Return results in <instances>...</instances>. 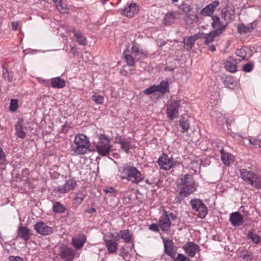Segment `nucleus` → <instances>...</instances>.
Instances as JSON below:
<instances>
[{"label":"nucleus","instance_id":"obj_1","mask_svg":"<svg viewBox=\"0 0 261 261\" xmlns=\"http://www.w3.org/2000/svg\"><path fill=\"white\" fill-rule=\"evenodd\" d=\"M118 176L121 180H126L134 184L138 185L145 178L144 174L134 165L125 164L118 167Z\"/></svg>","mask_w":261,"mask_h":261},{"label":"nucleus","instance_id":"obj_2","mask_svg":"<svg viewBox=\"0 0 261 261\" xmlns=\"http://www.w3.org/2000/svg\"><path fill=\"white\" fill-rule=\"evenodd\" d=\"M178 186L180 188V191L174 200L176 203L180 202L186 197L196 190L193 176L189 174L185 175L178 180Z\"/></svg>","mask_w":261,"mask_h":261},{"label":"nucleus","instance_id":"obj_3","mask_svg":"<svg viewBox=\"0 0 261 261\" xmlns=\"http://www.w3.org/2000/svg\"><path fill=\"white\" fill-rule=\"evenodd\" d=\"M90 145L88 137L81 134L75 136L71 147L72 150L76 154H84L91 151Z\"/></svg>","mask_w":261,"mask_h":261},{"label":"nucleus","instance_id":"obj_4","mask_svg":"<svg viewBox=\"0 0 261 261\" xmlns=\"http://www.w3.org/2000/svg\"><path fill=\"white\" fill-rule=\"evenodd\" d=\"M110 138L104 134H101L98 138L97 143H93L97 152L101 156H106L109 153L111 149L110 144Z\"/></svg>","mask_w":261,"mask_h":261},{"label":"nucleus","instance_id":"obj_5","mask_svg":"<svg viewBox=\"0 0 261 261\" xmlns=\"http://www.w3.org/2000/svg\"><path fill=\"white\" fill-rule=\"evenodd\" d=\"M192 208L197 213V216L203 219L207 215L208 210L207 206L200 199H192L190 200Z\"/></svg>","mask_w":261,"mask_h":261},{"label":"nucleus","instance_id":"obj_6","mask_svg":"<svg viewBox=\"0 0 261 261\" xmlns=\"http://www.w3.org/2000/svg\"><path fill=\"white\" fill-rule=\"evenodd\" d=\"M158 163L160 168L165 170H169L179 164V162L165 154H163L159 158Z\"/></svg>","mask_w":261,"mask_h":261},{"label":"nucleus","instance_id":"obj_7","mask_svg":"<svg viewBox=\"0 0 261 261\" xmlns=\"http://www.w3.org/2000/svg\"><path fill=\"white\" fill-rule=\"evenodd\" d=\"M76 252L72 248L65 245H62L59 250V255L64 261H73Z\"/></svg>","mask_w":261,"mask_h":261},{"label":"nucleus","instance_id":"obj_8","mask_svg":"<svg viewBox=\"0 0 261 261\" xmlns=\"http://www.w3.org/2000/svg\"><path fill=\"white\" fill-rule=\"evenodd\" d=\"M180 108V101L173 100L167 108V114L171 120L177 118L179 115V109Z\"/></svg>","mask_w":261,"mask_h":261},{"label":"nucleus","instance_id":"obj_9","mask_svg":"<svg viewBox=\"0 0 261 261\" xmlns=\"http://www.w3.org/2000/svg\"><path fill=\"white\" fill-rule=\"evenodd\" d=\"M116 239H121L123 241L127 244L133 243L134 236L133 233L129 229H122L116 233Z\"/></svg>","mask_w":261,"mask_h":261},{"label":"nucleus","instance_id":"obj_10","mask_svg":"<svg viewBox=\"0 0 261 261\" xmlns=\"http://www.w3.org/2000/svg\"><path fill=\"white\" fill-rule=\"evenodd\" d=\"M130 53L135 57L137 61L143 60L147 56L146 51L141 49L139 44L134 43L130 50Z\"/></svg>","mask_w":261,"mask_h":261},{"label":"nucleus","instance_id":"obj_11","mask_svg":"<svg viewBox=\"0 0 261 261\" xmlns=\"http://www.w3.org/2000/svg\"><path fill=\"white\" fill-rule=\"evenodd\" d=\"M171 225V221L167 216V211L164 210L162 215L160 218L159 225L162 230L167 232L170 230Z\"/></svg>","mask_w":261,"mask_h":261},{"label":"nucleus","instance_id":"obj_12","mask_svg":"<svg viewBox=\"0 0 261 261\" xmlns=\"http://www.w3.org/2000/svg\"><path fill=\"white\" fill-rule=\"evenodd\" d=\"M77 186L75 180L71 179L66 181L62 186L57 187V191L60 194H65L70 190H74Z\"/></svg>","mask_w":261,"mask_h":261},{"label":"nucleus","instance_id":"obj_13","mask_svg":"<svg viewBox=\"0 0 261 261\" xmlns=\"http://www.w3.org/2000/svg\"><path fill=\"white\" fill-rule=\"evenodd\" d=\"M34 229L39 234L41 235H48L53 232V227L48 226L43 222H37L34 225Z\"/></svg>","mask_w":261,"mask_h":261},{"label":"nucleus","instance_id":"obj_14","mask_svg":"<svg viewBox=\"0 0 261 261\" xmlns=\"http://www.w3.org/2000/svg\"><path fill=\"white\" fill-rule=\"evenodd\" d=\"M164 246L165 253L172 258H174L176 252V247L171 240L164 239Z\"/></svg>","mask_w":261,"mask_h":261},{"label":"nucleus","instance_id":"obj_15","mask_svg":"<svg viewBox=\"0 0 261 261\" xmlns=\"http://www.w3.org/2000/svg\"><path fill=\"white\" fill-rule=\"evenodd\" d=\"M183 249L186 253L191 257H194L200 250L199 246L192 242L187 243L183 246Z\"/></svg>","mask_w":261,"mask_h":261},{"label":"nucleus","instance_id":"obj_16","mask_svg":"<svg viewBox=\"0 0 261 261\" xmlns=\"http://www.w3.org/2000/svg\"><path fill=\"white\" fill-rule=\"evenodd\" d=\"M229 221L233 226H239L244 222L242 215L238 212L232 213L230 215Z\"/></svg>","mask_w":261,"mask_h":261},{"label":"nucleus","instance_id":"obj_17","mask_svg":"<svg viewBox=\"0 0 261 261\" xmlns=\"http://www.w3.org/2000/svg\"><path fill=\"white\" fill-rule=\"evenodd\" d=\"M122 14L125 16L133 17L138 11V7L136 3H132L122 10Z\"/></svg>","mask_w":261,"mask_h":261},{"label":"nucleus","instance_id":"obj_18","mask_svg":"<svg viewBox=\"0 0 261 261\" xmlns=\"http://www.w3.org/2000/svg\"><path fill=\"white\" fill-rule=\"evenodd\" d=\"M86 242V237L83 234L73 238L72 239V244L73 246L77 249H81L83 247Z\"/></svg>","mask_w":261,"mask_h":261},{"label":"nucleus","instance_id":"obj_19","mask_svg":"<svg viewBox=\"0 0 261 261\" xmlns=\"http://www.w3.org/2000/svg\"><path fill=\"white\" fill-rule=\"evenodd\" d=\"M109 254L115 253L118 249V244L116 240L104 239Z\"/></svg>","mask_w":261,"mask_h":261},{"label":"nucleus","instance_id":"obj_20","mask_svg":"<svg viewBox=\"0 0 261 261\" xmlns=\"http://www.w3.org/2000/svg\"><path fill=\"white\" fill-rule=\"evenodd\" d=\"M31 236V233H30V231L28 227L22 226L19 227L18 229V237L25 241H27L30 239Z\"/></svg>","mask_w":261,"mask_h":261},{"label":"nucleus","instance_id":"obj_21","mask_svg":"<svg viewBox=\"0 0 261 261\" xmlns=\"http://www.w3.org/2000/svg\"><path fill=\"white\" fill-rule=\"evenodd\" d=\"M178 18V13L176 12L167 13L164 18V23L166 25H170L173 24Z\"/></svg>","mask_w":261,"mask_h":261},{"label":"nucleus","instance_id":"obj_22","mask_svg":"<svg viewBox=\"0 0 261 261\" xmlns=\"http://www.w3.org/2000/svg\"><path fill=\"white\" fill-rule=\"evenodd\" d=\"M72 32L74 34V36L79 44L85 46L88 44L86 38L81 31H77L75 28H72Z\"/></svg>","mask_w":261,"mask_h":261},{"label":"nucleus","instance_id":"obj_23","mask_svg":"<svg viewBox=\"0 0 261 261\" xmlns=\"http://www.w3.org/2000/svg\"><path fill=\"white\" fill-rule=\"evenodd\" d=\"M50 86L54 88L61 89L65 87L66 82L60 77H56L51 79Z\"/></svg>","mask_w":261,"mask_h":261},{"label":"nucleus","instance_id":"obj_24","mask_svg":"<svg viewBox=\"0 0 261 261\" xmlns=\"http://www.w3.org/2000/svg\"><path fill=\"white\" fill-rule=\"evenodd\" d=\"M123 58L126 62V65L128 66L133 67L135 65L136 59L135 57L128 50H124L123 53Z\"/></svg>","mask_w":261,"mask_h":261},{"label":"nucleus","instance_id":"obj_25","mask_svg":"<svg viewBox=\"0 0 261 261\" xmlns=\"http://www.w3.org/2000/svg\"><path fill=\"white\" fill-rule=\"evenodd\" d=\"M224 67L227 71L234 73L237 71V62L234 60L229 59L225 61Z\"/></svg>","mask_w":261,"mask_h":261},{"label":"nucleus","instance_id":"obj_26","mask_svg":"<svg viewBox=\"0 0 261 261\" xmlns=\"http://www.w3.org/2000/svg\"><path fill=\"white\" fill-rule=\"evenodd\" d=\"M254 173V172L249 171L246 169H242L240 170V175L242 179L248 184L251 181V177L253 176Z\"/></svg>","mask_w":261,"mask_h":261},{"label":"nucleus","instance_id":"obj_27","mask_svg":"<svg viewBox=\"0 0 261 261\" xmlns=\"http://www.w3.org/2000/svg\"><path fill=\"white\" fill-rule=\"evenodd\" d=\"M249 184L256 189H261V177L258 174L254 173L251 177V181Z\"/></svg>","mask_w":261,"mask_h":261},{"label":"nucleus","instance_id":"obj_28","mask_svg":"<svg viewBox=\"0 0 261 261\" xmlns=\"http://www.w3.org/2000/svg\"><path fill=\"white\" fill-rule=\"evenodd\" d=\"M118 143L125 152L128 153L129 150L132 148L131 142L129 139L121 138L119 139Z\"/></svg>","mask_w":261,"mask_h":261},{"label":"nucleus","instance_id":"obj_29","mask_svg":"<svg viewBox=\"0 0 261 261\" xmlns=\"http://www.w3.org/2000/svg\"><path fill=\"white\" fill-rule=\"evenodd\" d=\"M16 135L20 138L23 139L25 137L26 134L23 129V124L21 121H17L16 126Z\"/></svg>","mask_w":261,"mask_h":261},{"label":"nucleus","instance_id":"obj_30","mask_svg":"<svg viewBox=\"0 0 261 261\" xmlns=\"http://www.w3.org/2000/svg\"><path fill=\"white\" fill-rule=\"evenodd\" d=\"M157 92L165 94L169 91V84L167 81H162L159 85H156Z\"/></svg>","mask_w":261,"mask_h":261},{"label":"nucleus","instance_id":"obj_31","mask_svg":"<svg viewBox=\"0 0 261 261\" xmlns=\"http://www.w3.org/2000/svg\"><path fill=\"white\" fill-rule=\"evenodd\" d=\"M195 40L192 36L184 38L182 43L184 47L187 50H190L192 49L195 44Z\"/></svg>","mask_w":261,"mask_h":261},{"label":"nucleus","instance_id":"obj_32","mask_svg":"<svg viewBox=\"0 0 261 261\" xmlns=\"http://www.w3.org/2000/svg\"><path fill=\"white\" fill-rule=\"evenodd\" d=\"M221 160L224 164L228 166L232 161L233 156L228 153L224 152L223 150L221 151Z\"/></svg>","mask_w":261,"mask_h":261},{"label":"nucleus","instance_id":"obj_33","mask_svg":"<svg viewBox=\"0 0 261 261\" xmlns=\"http://www.w3.org/2000/svg\"><path fill=\"white\" fill-rule=\"evenodd\" d=\"M238 31L239 33L246 34L248 32H251L253 29V27L252 25L249 27L245 26L243 23L239 24L237 27Z\"/></svg>","mask_w":261,"mask_h":261},{"label":"nucleus","instance_id":"obj_34","mask_svg":"<svg viewBox=\"0 0 261 261\" xmlns=\"http://www.w3.org/2000/svg\"><path fill=\"white\" fill-rule=\"evenodd\" d=\"M66 208L63 204L59 202H56L53 205V211L55 213H63L65 212Z\"/></svg>","mask_w":261,"mask_h":261},{"label":"nucleus","instance_id":"obj_35","mask_svg":"<svg viewBox=\"0 0 261 261\" xmlns=\"http://www.w3.org/2000/svg\"><path fill=\"white\" fill-rule=\"evenodd\" d=\"M247 237L248 239H251L256 244H258L260 241L259 236L252 231L248 232Z\"/></svg>","mask_w":261,"mask_h":261},{"label":"nucleus","instance_id":"obj_36","mask_svg":"<svg viewBox=\"0 0 261 261\" xmlns=\"http://www.w3.org/2000/svg\"><path fill=\"white\" fill-rule=\"evenodd\" d=\"M212 19L213 22L211 24L213 28H216V27H221L222 25H227V23L226 24H223L222 22L220 21V18L217 16L214 15L212 17Z\"/></svg>","mask_w":261,"mask_h":261},{"label":"nucleus","instance_id":"obj_37","mask_svg":"<svg viewBox=\"0 0 261 261\" xmlns=\"http://www.w3.org/2000/svg\"><path fill=\"white\" fill-rule=\"evenodd\" d=\"M214 11L208 5L203 8L200 13L202 15L204 16H210L214 13Z\"/></svg>","mask_w":261,"mask_h":261},{"label":"nucleus","instance_id":"obj_38","mask_svg":"<svg viewBox=\"0 0 261 261\" xmlns=\"http://www.w3.org/2000/svg\"><path fill=\"white\" fill-rule=\"evenodd\" d=\"M179 125L184 132H186L189 128V123L188 120H185L184 118L181 119L179 121Z\"/></svg>","mask_w":261,"mask_h":261},{"label":"nucleus","instance_id":"obj_39","mask_svg":"<svg viewBox=\"0 0 261 261\" xmlns=\"http://www.w3.org/2000/svg\"><path fill=\"white\" fill-rule=\"evenodd\" d=\"M92 99L96 103L101 105L103 102L104 97L102 95L94 93L92 96Z\"/></svg>","mask_w":261,"mask_h":261},{"label":"nucleus","instance_id":"obj_40","mask_svg":"<svg viewBox=\"0 0 261 261\" xmlns=\"http://www.w3.org/2000/svg\"><path fill=\"white\" fill-rule=\"evenodd\" d=\"M225 29L226 25H222L221 27H218V29L215 30L211 32L210 33L215 38L221 34Z\"/></svg>","mask_w":261,"mask_h":261},{"label":"nucleus","instance_id":"obj_41","mask_svg":"<svg viewBox=\"0 0 261 261\" xmlns=\"http://www.w3.org/2000/svg\"><path fill=\"white\" fill-rule=\"evenodd\" d=\"M3 76L4 79L6 80H8L9 82L13 81L12 73L9 72L7 68H3Z\"/></svg>","mask_w":261,"mask_h":261},{"label":"nucleus","instance_id":"obj_42","mask_svg":"<svg viewBox=\"0 0 261 261\" xmlns=\"http://www.w3.org/2000/svg\"><path fill=\"white\" fill-rule=\"evenodd\" d=\"M232 15L233 14H232L230 11L225 9L222 10V16L226 21H229L231 20Z\"/></svg>","mask_w":261,"mask_h":261},{"label":"nucleus","instance_id":"obj_43","mask_svg":"<svg viewBox=\"0 0 261 261\" xmlns=\"http://www.w3.org/2000/svg\"><path fill=\"white\" fill-rule=\"evenodd\" d=\"M57 9L59 12L62 14H67L69 12V10L67 6L64 3H62V4L60 5V6H58Z\"/></svg>","mask_w":261,"mask_h":261},{"label":"nucleus","instance_id":"obj_44","mask_svg":"<svg viewBox=\"0 0 261 261\" xmlns=\"http://www.w3.org/2000/svg\"><path fill=\"white\" fill-rule=\"evenodd\" d=\"M85 195L81 192L77 193L75 195L74 200L76 203L81 204L85 198Z\"/></svg>","mask_w":261,"mask_h":261},{"label":"nucleus","instance_id":"obj_45","mask_svg":"<svg viewBox=\"0 0 261 261\" xmlns=\"http://www.w3.org/2000/svg\"><path fill=\"white\" fill-rule=\"evenodd\" d=\"M214 39L215 37L210 33V32L208 34H205L204 43L205 44H208L213 42Z\"/></svg>","mask_w":261,"mask_h":261},{"label":"nucleus","instance_id":"obj_46","mask_svg":"<svg viewBox=\"0 0 261 261\" xmlns=\"http://www.w3.org/2000/svg\"><path fill=\"white\" fill-rule=\"evenodd\" d=\"M18 108V100L16 99H12L10 102V110L15 112Z\"/></svg>","mask_w":261,"mask_h":261},{"label":"nucleus","instance_id":"obj_47","mask_svg":"<svg viewBox=\"0 0 261 261\" xmlns=\"http://www.w3.org/2000/svg\"><path fill=\"white\" fill-rule=\"evenodd\" d=\"M253 66H254L253 63L249 62V63L243 65L242 69L245 72H250L252 70Z\"/></svg>","mask_w":261,"mask_h":261},{"label":"nucleus","instance_id":"obj_48","mask_svg":"<svg viewBox=\"0 0 261 261\" xmlns=\"http://www.w3.org/2000/svg\"><path fill=\"white\" fill-rule=\"evenodd\" d=\"M242 258L246 261H251L253 259L252 253L246 250L243 252Z\"/></svg>","mask_w":261,"mask_h":261},{"label":"nucleus","instance_id":"obj_49","mask_svg":"<svg viewBox=\"0 0 261 261\" xmlns=\"http://www.w3.org/2000/svg\"><path fill=\"white\" fill-rule=\"evenodd\" d=\"M155 92H157V91L156 85H155L151 86L144 91V93L147 95L152 94Z\"/></svg>","mask_w":261,"mask_h":261},{"label":"nucleus","instance_id":"obj_50","mask_svg":"<svg viewBox=\"0 0 261 261\" xmlns=\"http://www.w3.org/2000/svg\"><path fill=\"white\" fill-rule=\"evenodd\" d=\"M249 142L250 144L255 146H258L261 148V139L251 138L249 139Z\"/></svg>","mask_w":261,"mask_h":261},{"label":"nucleus","instance_id":"obj_51","mask_svg":"<svg viewBox=\"0 0 261 261\" xmlns=\"http://www.w3.org/2000/svg\"><path fill=\"white\" fill-rule=\"evenodd\" d=\"M6 163L5 154L3 149L0 147V164L4 165Z\"/></svg>","mask_w":261,"mask_h":261},{"label":"nucleus","instance_id":"obj_52","mask_svg":"<svg viewBox=\"0 0 261 261\" xmlns=\"http://www.w3.org/2000/svg\"><path fill=\"white\" fill-rule=\"evenodd\" d=\"M175 261H190L188 257L185 256L184 254L179 253L176 258H173Z\"/></svg>","mask_w":261,"mask_h":261},{"label":"nucleus","instance_id":"obj_53","mask_svg":"<svg viewBox=\"0 0 261 261\" xmlns=\"http://www.w3.org/2000/svg\"><path fill=\"white\" fill-rule=\"evenodd\" d=\"M236 54L238 56L240 57L242 60H245L246 59V55L244 53V49H237Z\"/></svg>","mask_w":261,"mask_h":261},{"label":"nucleus","instance_id":"obj_54","mask_svg":"<svg viewBox=\"0 0 261 261\" xmlns=\"http://www.w3.org/2000/svg\"><path fill=\"white\" fill-rule=\"evenodd\" d=\"M205 36V34L203 33H199L196 34H195L194 35L192 36L193 39H194L195 41H196L197 40L199 39H203Z\"/></svg>","mask_w":261,"mask_h":261},{"label":"nucleus","instance_id":"obj_55","mask_svg":"<svg viewBox=\"0 0 261 261\" xmlns=\"http://www.w3.org/2000/svg\"><path fill=\"white\" fill-rule=\"evenodd\" d=\"M224 84L226 87L230 88V85H233L232 80L230 77H227L224 81Z\"/></svg>","mask_w":261,"mask_h":261},{"label":"nucleus","instance_id":"obj_56","mask_svg":"<svg viewBox=\"0 0 261 261\" xmlns=\"http://www.w3.org/2000/svg\"><path fill=\"white\" fill-rule=\"evenodd\" d=\"M159 225H157L155 223H152L151 225H150L149 228L151 230L154 231L155 232H158L159 230Z\"/></svg>","mask_w":261,"mask_h":261},{"label":"nucleus","instance_id":"obj_57","mask_svg":"<svg viewBox=\"0 0 261 261\" xmlns=\"http://www.w3.org/2000/svg\"><path fill=\"white\" fill-rule=\"evenodd\" d=\"M219 5V2L217 1H215L211 3L208 6L214 11L216 7Z\"/></svg>","mask_w":261,"mask_h":261},{"label":"nucleus","instance_id":"obj_58","mask_svg":"<svg viewBox=\"0 0 261 261\" xmlns=\"http://www.w3.org/2000/svg\"><path fill=\"white\" fill-rule=\"evenodd\" d=\"M9 261H23V259L19 256H10L9 257Z\"/></svg>","mask_w":261,"mask_h":261},{"label":"nucleus","instance_id":"obj_59","mask_svg":"<svg viewBox=\"0 0 261 261\" xmlns=\"http://www.w3.org/2000/svg\"><path fill=\"white\" fill-rule=\"evenodd\" d=\"M167 214L168 217L170 218V220H175L177 218L176 215L174 213L167 211Z\"/></svg>","mask_w":261,"mask_h":261},{"label":"nucleus","instance_id":"obj_60","mask_svg":"<svg viewBox=\"0 0 261 261\" xmlns=\"http://www.w3.org/2000/svg\"><path fill=\"white\" fill-rule=\"evenodd\" d=\"M180 9L186 13H188L190 11V8L189 6H186L185 5H183L180 6Z\"/></svg>","mask_w":261,"mask_h":261},{"label":"nucleus","instance_id":"obj_61","mask_svg":"<svg viewBox=\"0 0 261 261\" xmlns=\"http://www.w3.org/2000/svg\"><path fill=\"white\" fill-rule=\"evenodd\" d=\"M120 251H121V255L122 256H123V258H124V255H127L128 254V252L125 251L124 247H123L121 248Z\"/></svg>","mask_w":261,"mask_h":261},{"label":"nucleus","instance_id":"obj_62","mask_svg":"<svg viewBox=\"0 0 261 261\" xmlns=\"http://www.w3.org/2000/svg\"><path fill=\"white\" fill-rule=\"evenodd\" d=\"M71 51L74 56L78 55V51H77V48L75 46H73L71 47Z\"/></svg>","mask_w":261,"mask_h":261},{"label":"nucleus","instance_id":"obj_63","mask_svg":"<svg viewBox=\"0 0 261 261\" xmlns=\"http://www.w3.org/2000/svg\"><path fill=\"white\" fill-rule=\"evenodd\" d=\"M96 211V210L95 208H90V209H87V210H85V212L86 213H89V214H92L94 212H95Z\"/></svg>","mask_w":261,"mask_h":261},{"label":"nucleus","instance_id":"obj_64","mask_svg":"<svg viewBox=\"0 0 261 261\" xmlns=\"http://www.w3.org/2000/svg\"><path fill=\"white\" fill-rule=\"evenodd\" d=\"M18 25V23L17 22H13L12 23V28L13 30H16Z\"/></svg>","mask_w":261,"mask_h":261}]
</instances>
